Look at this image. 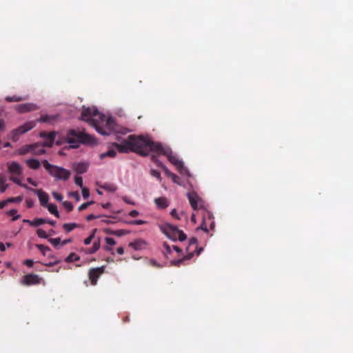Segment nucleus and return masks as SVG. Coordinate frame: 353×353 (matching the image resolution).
I'll return each instance as SVG.
<instances>
[{
  "label": "nucleus",
  "mask_w": 353,
  "mask_h": 353,
  "mask_svg": "<svg viewBox=\"0 0 353 353\" xmlns=\"http://www.w3.org/2000/svg\"><path fill=\"white\" fill-rule=\"evenodd\" d=\"M81 119L93 126L100 134L110 135L117 132L113 118L99 112L95 107L83 108Z\"/></svg>",
  "instance_id": "nucleus-1"
},
{
  "label": "nucleus",
  "mask_w": 353,
  "mask_h": 353,
  "mask_svg": "<svg viewBox=\"0 0 353 353\" xmlns=\"http://www.w3.org/2000/svg\"><path fill=\"white\" fill-rule=\"evenodd\" d=\"M117 148L120 152H135L146 156L150 151L159 152L161 143L153 142L148 136L130 135Z\"/></svg>",
  "instance_id": "nucleus-2"
},
{
  "label": "nucleus",
  "mask_w": 353,
  "mask_h": 353,
  "mask_svg": "<svg viewBox=\"0 0 353 353\" xmlns=\"http://www.w3.org/2000/svg\"><path fill=\"white\" fill-rule=\"evenodd\" d=\"M94 139L90 135L79 130H69L61 135V139L57 140V144H68L71 148H77L81 143L93 144Z\"/></svg>",
  "instance_id": "nucleus-3"
},
{
  "label": "nucleus",
  "mask_w": 353,
  "mask_h": 353,
  "mask_svg": "<svg viewBox=\"0 0 353 353\" xmlns=\"http://www.w3.org/2000/svg\"><path fill=\"white\" fill-rule=\"evenodd\" d=\"M159 154L165 155L168 160L172 163L178 172L181 174H185L188 177L191 176V174L188 169L184 165L182 160L179 159L176 154H174L169 147L163 146L161 144V148H159Z\"/></svg>",
  "instance_id": "nucleus-4"
},
{
  "label": "nucleus",
  "mask_w": 353,
  "mask_h": 353,
  "mask_svg": "<svg viewBox=\"0 0 353 353\" xmlns=\"http://www.w3.org/2000/svg\"><path fill=\"white\" fill-rule=\"evenodd\" d=\"M163 248H164V254L166 256V258L170 260V263L172 265H179L183 260L189 259L192 256V254H188V255L184 256L179 259H174L172 258H173L174 254H176V256H183L182 250L176 245H172L171 247L165 243L163 244Z\"/></svg>",
  "instance_id": "nucleus-5"
},
{
  "label": "nucleus",
  "mask_w": 353,
  "mask_h": 353,
  "mask_svg": "<svg viewBox=\"0 0 353 353\" xmlns=\"http://www.w3.org/2000/svg\"><path fill=\"white\" fill-rule=\"evenodd\" d=\"M161 231L170 239L172 241L179 240L183 241L186 239V235L177 227L165 223L159 225Z\"/></svg>",
  "instance_id": "nucleus-6"
},
{
  "label": "nucleus",
  "mask_w": 353,
  "mask_h": 353,
  "mask_svg": "<svg viewBox=\"0 0 353 353\" xmlns=\"http://www.w3.org/2000/svg\"><path fill=\"white\" fill-rule=\"evenodd\" d=\"M43 165L49 174L57 180L66 181L70 176L71 174L68 170L52 165L46 160L43 161Z\"/></svg>",
  "instance_id": "nucleus-7"
},
{
  "label": "nucleus",
  "mask_w": 353,
  "mask_h": 353,
  "mask_svg": "<svg viewBox=\"0 0 353 353\" xmlns=\"http://www.w3.org/2000/svg\"><path fill=\"white\" fill-rule=\"evenodd\" d=\"M37 121H28L17 128L12 130L8 134V138L13 141H17L20 137L32 130L36 126Z\"/></svg>",
  "instance_id": "nucleus-8"
},
{
  "label": "nucleus",
  "mask_w": 353,
  "mask_h": 353,
  "mask_svg": "<svg viewBox=\"0 0 353 353\" xmlns=\"http://www.w3.org/2000/svg\"><path fill=\"white\" fill-rule=\"evenodd\" d=\"M7 169L10 180L17 185H21L23 168L20 163L14 161H9L7 163Z\"/></svg>",
  "instance_id": "nucleus-9"
},
{
  "label": "nucleus",
  "mask_w": 353,
  "mask_h": 353,
  "mask_svg": "<svg viewBox=\"0 0 353 353\" xmlns=\"http://www.w3.org/2000/svg\"><path fill=\"white\" fill-rule=\"evenodd\" d=\"M46 152L45 150L40 147L38 144L25 145L15 151L16 155H25L28 153H33L37 155H40Z\"/></svg>",
  "instance_id": "nucleus-10"
},
{
  "label": "nucleus",
  "mask_w": 353,
  "mask_h": 353,
  "mask_svg": "<svg viewBox=\"0 0 353 353\" xmlns=\"http://www.w3.org/2000/svg\"><path fill=\"white\" fill-rule=\"evenodd\" d=\"M190 205L194 210L204 209L203 202L201 198L194 192H189L187 194Z\"/></svg>",
  "instance_id": "nucleus-11"
},
{
  "label": "nucleus",
  "mask_w": 353,
  "mask_h": 353,
  "mask_svg": "<svg viewBox=\"0 0 353 353\" xmlns=\"http://www.w3.org/2000/svg\"><path fill=\"white\" fill-rule=\"evenodd\" d=\"M41 279L37 274H30L22 277L20 283L23 285H35L40 283Z\"/></svg>",
  "instance_id": "nucleus-12"
},
{
  "label": "nucleus",
  "mask_w": 353,
  "mask_h": 353,
  "mask_svg": "<svg viewBox=\"0 0 353 353\" xmlns=\"http://www.w3.org/2000/svg\"><path fill=\"white\" fill-rule=\"evenodd\" d=\"M104 266L92 268L89 272V278L91 284L95 285L97 283L98 278L103 273Z\"/></svg>",
  "instance_id": "nucleus-13"
},
{
  "label": "nucleus",
  "mask_w": 353,
  "mask_h": 353,
  "mask_svg": "<svg viewBox=\"0 0 353 353\" xmlns=\"http://www.w3.org/2000/svg\"><path fill=\"white\" fill-rule=\"evenodd\" d=\"M37 108V105L34 103H23L16 105L14 109L20 113H23L34 110Z\"/></svg>",
  "instance_id": "nucleus-14"
},
{
  "label": "nucleus",
  "mask_w": 353,
  "mask_h": 353,
  "mask_svg": "<svg viewBox=\"0 0 353 353\" xmlns=\"http://www.w3.org/2000/svg\"><path fill=\"white\" fill-rule=\"evenodd\" d=\"M59 138V134L58 133L50 132L45 136L43 145L48 147H51L54 141H56L57 143V140H60Z\"/></svg>",
  "instance_id": "nucleus-15"
},
{
  "label": "nucleus",
  "mask_w": 353,
  "mask_h": 353,
  "mask_svg": "<svg viewBox=\"0 0 353 353\" xmlns=\"http://www.w3.org/2000/svg\"><path fill=\"white\" fill-rule=\"evenodd\" d=\"M32 192L37 195L41 205L45 206L48 203L49 196L46 192L42 190H32Z\"/></svg>",
  "instance_id": "nucleus-16"
},
{
  "label": "nucleus",
  "mask_w": 353,
  "mask_h": 353,
  "mask_svg": "<svg viewBox=\"0 0 353 353\" xmlns=\"http://www.w3.org/2000/svg\"><path fill=\"white\" fill-rule=\"evenodd\" d=\"M130 246L134 250H143L147 248L148 243L143 239H137L131 242Z\"/></svg>",
  "instance_id": "nucleus-17"
},
{
  "label": "nucleus",
  "mask_w": 353,
  "mask_h": 353,
  "mask_svg": "<svg viewBox=\"0 0 353 353\" xmlns=\"http://www.w3.org/2000/svg\"><path fill=\"white\" fill-rule=\"evenodd\" d=\"M204 217L203 219L202 223L201 224L200 228L205 232H208V223L207 219H208L210 223V225L212 228L214 227V221L212 220V214L209 212H205Z\"/></svg>",
  "instance_id": "nucleus-18"
},
{
  "label": "nucleus",
  "mask_w": 353,
  "mask_h": 353,
  "mask_svg": "<svg viewBox=\"0 0 353 353\" xmlns=\"http://www.w3.org/2000/svg\"><path fill=\"white\" fill-rule=\"evenodd\" d=\"M157 164L159 166L161 167L163 169L165 174L168 177L171 178L174 183L180 185V183L179 181V177L175 174L172 173L166 166L163 165L161 163L158 162Z\"/></svg>",
  "instance_id": "nucleus-19"
},
{
  "label": "nucleus",
  "mask_w": 353,
  "mask_h": 353,
  "mask_svg": "<svg viewBox=\"0 0 353 353\" xmlns=\"http://www.w3.org/2000/svg\"><path fill=\"white\" fill-rule=\"evenodd\" d=\"M88 164L85 162L77 163L72 165L73 170L79 174H83L88 170Z\"/></svg>",
  "instance_id": "nucleus-20"
},
{
  "label": "nucleus",
  "mask_w": 353,
  "mask_h": 353,
  "mask_svg": "<svg viewBox=\"0 0 353 353\" xmlns=\"http://www.w3.org/2000/svg\"><path fill=\"white\" fill-rule=\"evenodd\" d=\"M154 203L159 209H165L169 205V201L167 198L161 196L156 198Z\"/></svg>",
  "instance_id": "nucleus-21"
},
{
  "label": "nucleus",
  "mask_w": 353,
  "mask_h": 353,
  "mask_svg": "<svg viewBox=\"0 0 353 353\" xmlns=\"http://www.w3.org/2000/svg\"><path fill=\"white\" fill-rule=\"evenodd\" d=\"M26 165L32 170H37L41 166V163L36 159H29L25 161Z\"/></svg>",
  "instance_id": "nucleus-22"
},
{
  "label": "nucleus",
  "mask_w": 353,
  "mask_h": 353,
  "mask_svg": "<svg viewBox=\"0 0 353 353\" xmlns=\"http://www.w3.org/2000/svg\"><path fill=\"white\" fill-rule=\"evenodd\" d=\"M119 143H117L114 145V148H112V149H110L108 151H107L106 152H103V153H101L100 154V159H103L105 157H111V158H113L116 155H117V152L118 150L117 148V145H118Z\"/></svg>",
  "instance_id": "nucleus-23"
},
{
  "label": "nucleus",
  "mask_w": 353,
  "mask_h": 353,
  "mask_svg": "<svg viewBox=\"0 0 353 353\" xmlns=\"http://www.w3.org/2000/svg\"><path fill=\"white\" fill-rule=\"evenodd\" d=\"M45 206L47 208V209L51 214L55 215L58 218L60 216L59 212L58 211L57 207L55 204L48 203Z\"/></svg>",
  "instance_id": "nucleus-24"
},
{
  "label": "nucleus",
  "mask_w": 353,
  "mask_h": 353,
  "mask_svg": "<svg viewBox=\"0 0 353 353\" xmlns=\"http://www.w3.org/2000/svg\"><path fill=\"white\" fill-rule=\"evenodd\" d=\"M78 227L79 225L76 223H64L63 225V228L67 233L70 232L71 231H72L75 228H77Z\"/></svg>",
  "instance_id": "nucleus-25"
},
{
  "label": "nucleus",
  "mask_w": 353,
  "mask_h": 353,
  "mask_svg": "<svg viewBox=\"0 0 353 353\" xmlns=\"http://www.w3.org/2000/svg\"><path fill=\"white\" fill-rule=\"evenodd\" d=\"M47 221H48V219H46L43 218H38V219L32 220V221L30 223V225L34 226V227H37L41 225L47 223Z\"/></svg>",
  "instance_id": "nucleus-26"
},
{
  "label": "nucleus",
  "mask_w": 353,
  "mask_h": 353,
  "mask_svg": "<svg viewBox=\"0 0 353 353\" xmlns=\"http://www.w3.org/2000/svg\"><path fill=\"white\" fill-rule=\"evenodd\" d=\"M101 188L110 192H114L117 190V185L112 183H105L101 185Z\"/></svg>",
  "instance_id": "nucleus-27"
},
{
  "label": "nucleus",
  "mask_w": 353,
  "mask_h": 353,
  "mask_svg": "<svg viewBox=\"0 0 353 353\" xmlns=\"http://www.w3.org/2000/svg\"><path fill=\"white\" fill-rule=\"evenodd\" d=\"M79 259V256L77 254H76L74 253H71L65 258V261L66 262H74V261H78Z\"/></svg>",
  "instance_id": "nucleus-28"
},
{
  "label": "nucleus",
  "mask_w": 353,
  "mask_h": 353,
  "mask_svg": "<svg viewBox=\"0 0 353 353\" xmlns=\"http://www.w3.org/2000/svg\"><path fill=\"white\" fill-rule=\"evenodd\" d=\"M100 248V244L99 242H94L93 243V245H92V248L86 251V253L87 254H93L94 252H96Z\"/></svg>",
  "instance_id": "nucleus-29"
},
{
  "label": "nucleus",
  "mask_w": 353,
  "mask_h": 353,
  "mask_svg": "<svg viewBox=\"0 0 353 353\" xmlns=\"http://www.w3.org/2000/svg\"><path fill=\"white\" fill-rule=\"evenodd\" d=\"M7 214L9 215V216H11L13 217V220H17L18 219L19 217H20V214H18V212L17 210H14V209H12V210H10V211H8L7 212Z\"/></svg>",
  "instance_id": "nucleus-30"
},
{
  "label": "nucleus",
  "mask_w": 353,
  "mask_h": 353,
  "mask_svg": "<svg viewBox=\"0 0 353 353\" xmlns=\"http://www.w3.org/2000/svg\"><path fill=\"white\" fill-rule=\"evenodd\" d=\"M55 119V117L54 116H49V115H44L40 117L39 119V122H50L52 120Z\"/></svg>",
  "instance_id": "nucleus-31"
},
{
  "label": "nucleus",
  "mask_w": 353,
  "mask_h": 353,
  "mask_svg": "<svg viewBox=\"0 0 353 353\" xmlns=\"http://www.w3.org/2000/svg\"><path fill=\"white\" fill-rule=\"evenodd\" d=\"M36 247L42 252L43 255H46L48 252L50 251V248L43 245H37Z\"/></svg>",
  "instance_id": "nucleus-32"
},
{
  "label": "nucleus",
  "mask_w": 353,
  "mask_h": 353,
  "mask_svg": "<svg viewBox=\"0 0 353 353\" xmlns=\"http://www.w3.org/2000/svg\"><path fill=\"white\" fill-rule=\"evenodd\" d=\"M48 241L52 245L56 248H57L61 244L60 238L49 239Z\"/></svg>",
  "instance_id": "nucleus-33"
},
{
  "label": "nucleus",
  "mask_w": 353,
  "mask_h": 353,
  "mask_svg": "<svg viewBox=\"0 0 353 353\" xmlns=\"http://www.w3.org/2000/svg\"><path fill=\"white\" fill-rule=\"evenodd\" d=\"M25 97H18V96H13V97H7L6 98L7 101H19L21 100L25 99Z\"/></svg>",
  "instance_id": "nucleus-34"
},
{
  "label": "nucleus",
  "mask_w": 353,
  "mask_h": 353,
  "mask_svg": "<svg viewBox=\"0 0 353 353\" xmlns=\"http://www.w3.org/2000/svg\"><path fill=\"white\" fill-rule=\"evenodd\" d=\"M62 204L67 211L70 212L73 210L74 206L71 202L63 201Z\"/></svg>",
  "instance_id": "nucleus-35"
},
{
  "label": "nucleus",
  "mask_w": 353,
  "mask_h": 353,
  "mask_svg": "<svg viewBox=\"0 0 353 353\" xmlns=\"http://www.w3.org/2000/svg\"><path fill=\"white\" fill-rule=\"evenodd\" d=\"M37 234L39 238L42 239H48V235L47 234L46 232L43 230V229H39L37 231Z\"/></svg>",
  "instance_id": "nucleus-36"
},
{
  "label": "nucleus",
  "mask_w": 353,
  "mask_h": 353,
  "mask_svg": "<svg viewBox=\"0 0 353 353\" xmlns=\"http://www.w3.org/2000/svg\"><path fill=\"white\" fill-rule=\"evenodd\" d=\"M74 183H76V185L79 186L81 188L84 187L83 182V178L80 176H75Z\"/></svg>",
  "instance_id": "nucleus-37"
},
{
  "label": "nucleus",
  "mask_w": 353,
  "mask_h": 353,
  "mask_svg": "<svg viewBox=\"0 0 353 353\" xmlns=\"http://www.w3.org/2000/svg\"><path fill=\"white\" fill-rule=\"evenodd\" d=\"M97 230H94V231L92 232V233L88 237L86 238L85 240H84V244L85 245H89L91 243L94 236V234H95V232H96Z\"/></svg>",
  "instance_id": "nucleus-38"
},
{
  "label": "nucleus",
  "mask_w": 353,
  "mask_h": 353,
  "mask_svg": "<svg viewBox=\"0 0 353 353\" xmlns=\"http://www.w3.org/2000/svg\"><path fill=\"white\" fill-rule=\"evenodd\" d=\"M81 194H82V196L84 199H88L89 196H90V192H89V190L88 188H87L86 187H83L81 188Z\"/></svg>",
  "instance_id": "nucleus-39"
},
{
  "label": "nucleus",
  "mask_w": 353,
  "mask_h": 353,
  "mask_svg": "<svg viewBox=\"0 0 353 353\" xmlns=\"http://www.w3.org/2000/svg\"><path fill=\"white\" fill-rule=\"evenodd\" d=\"M170 214L172 215V216H173L174 218L176 219H180L181 217V215L183 214V212H181V213H179L175 209H173L171 212H170Z\"/></svg>",
  "instance_id": "nucleus-40"
},
{
  "label": "nucleus",
  "mask_w": 353,
  "mask_h": 353,
  "mask_svg": "<svg viewBox=\"0 0 353 353\" xmlns=\"http://www.w3.org/2000/svg\"><path fill=\"white\" fill-rule=\"evenodd\" d=\"M150 174L152 176L157 178L159 181H161V176L159 172L155 170H151Z\"/></svg>",
  "instance_id": "nucleus-41"
},
{
  "label": "nucleus",
  "mask_w": 353,
  "mask_h": 353,
  "mask_svg": "<svg viewBox=\"0 0 353 353\" xmlns=\"http://www.w3.org/2000/svg\"><path fill=\"white\" fill-rule=\"evenodd\" d=\"M8 203H20L23 200V196H17L14 198H9L8 199Z\"/></svg>",
  "instance_id": "nucleus-42"
},
{
  "label": "nucleus",
  "mask_w": 353,
  "mask_h": 353,
  "mask_svg": "<svg viewBox=\"0 0 353 353\" xmlns=\"http://www.w3.org/2000/svg\"><path fill=\"white\" fill-rule=\"evenodd\" d=\"M105 241L107 245L113 246L116 244L115 240L112 237H106L105 238Z\"/></svg>",
  "instance_id": "nucleus-43"
},
{
  "label": "nucleus",
  "mask_w": 353,
  "mask_h": 353,
  "mask_svg": "<svg viewBox=\"0 0 353 353\" xmlns=\"http://www.w3.org/2000/svg\"><path fill=\"white\" fill-rule=\"evenodd\" d=\"M70 197L74 198L77 201H79L80 196L77 192H70L68 193Z\"/></svg>",
  "instance_id": "nucleus-44"
},
{
  "label": "nucleus",
  "mask_w": 353,
  "mask_h": 353,
  "mask_svg": "<svg viewBox=\"0 0 353 353\" xmlns=\"http://www.w3.org/2000/svg\"><path fill=\"white\" fill-rule=\"evenodd\" d=\"M93 203V201H90V202H88V203H83L81 204V205L79 206L78 208V210L79 211H82V210H85L90 205L92 204Z\"/></svg>",
  "instance_id": "nucleus-45"
},
{
  "label": "nucleus",
  "mask_w": 353,
  "mask_h": 353,
  "mask_svg": "<svg viewBox=\"0 0 353 353\" xmlns=\"http://www.w3.org/2000/svg\"><path fill=\"white\" fill-rule=\"evenodd\" d=\"M52 196H53V197H54L57 201H62V200H63V196H62L61 194H59V193H58V192H53L52 193Z\"/></svg>",
  "instance_id": "nucleus-46"
},
{
  "label": "nucleus",
  "mask_w": 353,
  "mask_h": 353,
  "mask_svg": "<svg viewBox=\"0 0 353 353\" xmlns=\"http://www.w3.org/2000/svg\"><path fill=\"white\" fill-rule=\"evenodd\" d=\"M27 181L28 182L29 184L32 185V186L37 187L39 185V181L32 178H28Z\"/></svg>",
  "instance_id": "nucleus-47"
},
{
  "label": "nucleus",
  "mask_w": 353,
  "mask_h": 353,
  "mask_svg": "<svg viewBox=\"0 0 353 353\" xmlns=\"http://www.w3.org/2000/svg\"><path fill=\"white\" fill-rule=\"evenodd\" d=\"M12 246V243H7L6 244L3 243H0V250L4 252L7 248H10Z\"/></svg>",
  "instance_id": "nucleus-48"
},
{
  "label": "nucleus",
  "mask_w": 353,
  "mask_h": 353,
  "mask_svg": "<svg viewBox=\"0 0 353 353\" xmlns=\"http://www.w3.org/2000/svg\"><path fill=\"white\" fill-rule=\"evenodd\" d=\"M6 130V122L3 119H0V132H3Z\"/></svg>",
  "instance_id": "nucleus-49"
},
{
  "label": "nucleus",
  "mask_w": 353,
  "mask_h": 353,
  "mask_svg": "<svg viewBox=\"0 0 353 353\" xmlns=\"http://www.w3.org/2000/svg\"><path fill=\"white\" fill-rule=\"evenodd\" d=\"M7 185L4 183L3 180L1 181V188H0V192L1 193L4 192L6 190Z\"/></svg>",
  "instance_id": "nucleus-50"
},
{
  "label": "nucleus",
  "mask_w": 353,
  "mask_h": 353,
  "mask_svg": "<svg viewBox=\"0 0 353 353\" xmlns=\"http://www.w3.org/2000/svg\"><path fill=\"white\" fill-rule=\"evenodd\" d=\"M23 263L28 267H32L34 264V262L31 259H26L23 261Z\"/></svg>",
  "instance_id": "nucleus-51"
},
{
  "label": "nucleus",
  "mask_w": 353,
  "mask_h": 353,
  "mask_svg": "<svg viewBox=\"0 0 353 353\" xmlns=\"http://www.w3.org/2000/svg\"><path fill=\"white\" fill-rule=\"evenodd\" d=\"M139 214V212L135 210H132L130 213H129V215L131 216V217H135L137 216H138Z\"/></svg>",
  "instance_id": "nucleus-52"
},
{
  "label": "nucleus",
  "mask_w": 353,
  "mask_h": 353,
  "mask_svg": "<svg viewBox=\"0 0 353 353\" xmlns=\"http://www.w3.org/2000/svg\"><path fill=\"white\" fill-rule=\"evenodd\" d=\"M8 203V200H4L0 201V209L3 208Z\"/></svg>",
  "instance_id": "nucleus-53"
},
{
  "label": "nucleus",
  "mask_w": 353,
  "mask_h": 353,
  "mask_svg": "<svg viewBox=\"0 0 353 353\" xmlns=\"http://www.w3.org/2000/svg\"><path fill=\"white\" fill-rule=\"evenodd\" d=\"M145 222L143 220H135L132 221V223L134 225H142L144 224Z\"/></svg>",
  "instance_id": "nucleus-54"
},
{
  "label": "nucleus",
  "mask_w": 353,
  "mask_h": 353,
  "mask_svg": "<svg viewBox=\"0 0 353 353\" xmlns=\"http://www.w3.org/2000/svg\"><path fill=\"white\" fill-rule=\"evenodd\" d=\"M124 252V250L122 247L117 248V253L118 254H123Z\"/></svg>",
  "instance_id": "nucleus-55"
},
{
  "label": "nucleus",
  "mask_w": 353,
  "mask_h": 353,
  "mask_svg": "<svg viewBox=\"0 0 353 353\" xmlns=\"http://www.w3.org/2000/svg\"><path fill=\"white\" fill-rule=\"evenodd\" d=\"M95 218H97V216H94V214H89V215H88V216H86V220H87V221H90V220L94 219H95Z\"/></svg>",
  "instance_id": "nucleus-56"
},
{
  "label": "nucleus",
  "mask_w": 353,
  "mask_h": 353,
  "mask_svg": "<svg viewBox=\"0 0 353 353\" xmlns=\"http://www.w3.org/2000/svg\"><path fill=\"white\" fill-rule=\"evenodd\" d=\"M19 185L28 190L32 191V190H33V189L30 188L26 184H23L22 182H21V185Z\"/></svg>",
  "instance_id": "nucleus-57"
},
{
  "label": "nucleus",
  "mask_w": 353,
  "mask_h": 353,
  "mask_svg": "<svg viewBox=\"0 0 353 353\" xmlns=\"http://www.w3.org/2000/svg\"><path fill=\"white\" fill-rule=\"evenodd\" d=\"M189 246H194V248H196V240H191Z\"/></svg>",
  "instance_id": "nucleus-58"
},
{
  "label": "nucleus",
  "mask_w": 353,
  "mask_h": 353,
  "mask_svg": "<svg viewBox=\"0 0 353 353\" xmlns=\"http://www.w3.org/2000/svg\"><path fill=\"white\" fill-rule=\"evenodd\" d=\"M71 242V239H65L64 241H62L61 243V245H65L68 243H70Z\"/></svg>",
  "instance_id": "nucleus-59"
},
{
  "label": "nucleus",
  "mask_w": 353,
  "mask_h": 353,
  "mask_svg": "<svg viewBox=\"0 0 353 353\" xmlns=\"http://www.w3.org/2000/svg\"><path fill=\"white\" fill-rule=\"evenodd\" d=\"M47 223H49V224H50L51 225H53V226H54V225H55L56 222H55V221H52V220H48Z\"/></svg>",
  "instance_id": "nucleus-60"
},
{
  "label": "nucleus",
  "mask_w": 353,
  "mask_h": 353,
  "mask_svg": "<svg viewBox=\"0 0 353 353\" xmlns=\"http://www.w3.org/2000/svg\"><path fill=\"white\" fill-rule=\"evenodd\" d=\"M150 263L152 265H157V263L155 260L154 259H152L150 261Z\"/></svg>",
  "instance_id": "nucleus-61"
},
{
  "label": "nucleus",
  "mask_w": 353,
  "mask_h": 353,
  "mask_svg": "<svg viewBox=\"0 0 353 353\" xmlns=\"http://www.w3.org/2000/svg\"><path fill=\"white\" fill-rule=\"evenodd\" d=\"M191 221H192L193 223H196V215H195V214H192V216H191Z\"/></svg>",
  "instance_id": "nucleus-62"
},
{
  "label": "nucleus",
  "mask_w": 353,
  "mask_h": 353,
  "mask_svg": "<svg viewBox=\"0 0 353 353\" xmlns=\"http://www.w3.org/2000/svg\"><path fill=\"white\" fill-rule=\"evenodd\" d=\"M5 148H10L11 147V144L9 142H7L4 144Z\"/></svg>",
  "instance_id": "nucleus-63"
},
{
  "label": "nucleus",
  "mask_w": 353,
  "mask_h": 353,
  "mask_svg": "<svg viewBox=\"0 0 353 353\" xmlns=\"http://www.w3.org/2000/svg\"><path fill=\"white\" fill-rule=\"evenodd\" d=\"M31 221H32L28 220V219H23V223H28V224H30V225Z\"/></svg>",
  "instance_id": "nucleus-64"
}]
</instances>
